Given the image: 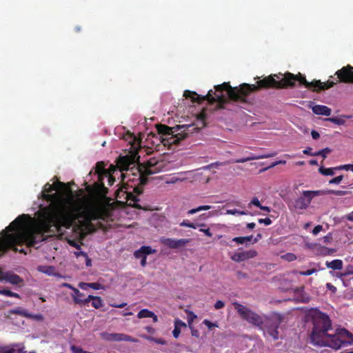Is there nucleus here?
<instances>
[{
  "label": "nucleus",
  "mask_w": 353,
  "mask_h": 353,
  "mask_svg": "<svg viewBox=\"0 0 353 353\" xmlns=\"http://www.w3.org/2000/svg\"><path fill=\"white\" fill-rule=\"evenodd\" d=\"M103 208L104 204L98 199H77L67 205L51 204L45 208L43 219L37 228L28 225V214L19 215L1 232L0 257L10 250L26 254L23 248L17 246L25 244L28 248L34 247L46 240L45 233L59 232L61 227L69 229L73 226L81 234L90 232L94 230L92 221L101 218Z\"/></svg>",
  "instance_id": "nucleus-1"
},
{
  "label": "nucleus",
  "mask_w": 353,
  "mask_h": 353,
  "mask_svg": "<svg viewBox=\"0 0 353 353\" xmlns=\"http://www.w3.org/2000/svg\"><path fill=\"white\" fill-rule=\"evenodd\" d=\"M303 78H305V77L301 73L294 74L287 72L280 81H276L272 75H270L257 81L256 85L244 83L239 86L232 87L229 82H224L214 86L215 92L214 93L210 90L205 96H202L196 92L185 90L183 96L187 99H191L193 103H201L205 100H208L210 104L217 103V108L223 109L225 108L226 104L230 103V101L247 103L246 98L250 93L261 89L293 88L296 81H299L301 85H303Z\"/></svg>",
  "instance_id": "nucleus-2"
},
{
  "label": "nucleus",
  "mask_w": 353,
  "mask_h": 353,
  "mask_svg": "<svg viewBox=\"0 0 353 353\" xmlns=\"http://www.w3.org/2000/svg\"><path fill=\"white\" fill-rule=\"evenodd\" d=\"M308 316L313 324L310 338L314 345L338 350L342 346L353 344L352 334L345 328H339L334 334H328V331L332 330V323L327 314L312 308Z\"/></svg>",
  "instance_id": "nucleus-3"
},
{
  "label": "nucleus",
  "mask_w": 353,
  "mask_h": 353,
  "mask_svg": "<svg viewBox=\"0 0 353 353\" xmlns=\"http://www.w3.org/2000/svg\"><path fill=\"white\" fill-rule=\"evenodd\" d=\"M335 75L336 77L331 76L330 79H329L325 83H322L320 80H314L309 82L305 78H303L302 84L313 92H319L321 90L332 88L338 83H353V67L350 65L343 66L341 69L337 70Z\"/></svg>",
  "instance_id": "nucleus-4"
},
{
  "label": "nucleus",
  "mask_w": 353,
  "mask_h": 353,
  "mask_svg": "<svg viewBox=\"0 0 353 353\" xmlns=\"http://www.w3.org/2000/svg\"><path fill=\"white\" fill-rule=\"evenodd\" d=\"M154 165L155 162H153L152 160L147 162V166L145 168V174L138 168H137V173L132 172V170L125 174L121 173L122 181L129 188H132L137 194H141L143 192V186L148 183L147 176L154 172L152 170V167Z\"/></svg>",
  "instance_id": "nucleus-5"
},
{
  "label": "nucleus",
  "mask_w": 353,
  "mask_h": 353,
  "mask_svg": "<svg viewBox=\"0 0 353 353\" xmlns=\"http://www.w3.org/2000/svg\"><path fill=\"white\" fill-rule=\"evenodd\" d=\"M96 173L98 175V182L94 183L92 185H88L85 190L91 195L105 197L108 193V188L105 187L103 183V178L108 177L109 185L114 184L115 179L112 175L107 172L106 170L101 165V162L97 163Z\"/></svg>",
  "instance_id": "nucleus-6"
},
{
  "label": "nucleus",
  "mask_w": 353,
  "mask_h": 353,
  "mask_svg": "<svg viewBox=\"0 0 353 353\" xmlns=\"http://www.w3.org/2000/svg\"><path fill=\"white\" fill-rule=\"evenodd\" d=\"M283 321V316L282 314L273 312L264 317L262 327H260V329L263 331L265 336L270 337L276 341L280 337L279 328Z\"/></svg>",
  "instance_id": "nucleus-7"
},
{
  "label": "nucleus",
  "mask_w": 353,
  "mask_h": 353,
  "mask_svg": "<svg viewBox=\"0 0 353 353\" xmlns=\"http://www.w3.org/2000/svg\"><path fill=\"white\" fill-rule=\"evenodd\" d=\"M157 129L159 134L162 135L161 142L164 145H178L181 141L187 137V134L177 133L174 134L173 128L166 125L158 124Z\"/></svg>",
  "instance_id": "nucleus-8"
},
{
  "label": "nucleus",
  "mask_w": 353,
  "mask_h": 353,
  "mask_svg": "<svg viewBox=\"0 0 353 353\" xmlns=\"http://www.w3.org/2000/svg\"><path fill=\"white\" fill-rule=\"evenodd\" d=\"M233 305L242 319L259 328L262 327L264 318L238 302H234Z\"/></svg>",
  "instance_id": "nucleus-9"
},
{
  "label": "nucleus",
  "mask_w": 353,
  "mask_h": 353,
  "mask_svg": "<svg viewBox=\"0 0 353 353\" xmlns=\"http://www.w3.org/2000/svg\"><path fill=\"white\" fill-rule=\"evenodd\" d=\"M321 193L319 190H304L301 196L296 199L293 202L288 203V205L290 210H305L310 204L312 199L314 196H320Z\"/></svg>",
  "instance_id": "nucleus-10"
},
{
  "label": "nucleus",
  "mask_w": 353,
  "mask_h": 353,
  "mask_svg": "<svg viewBox=\"0 0 353 353\" xmlns=\"http://www.w3.org/2000/svg\"><path fill=\"white\" fill-rule=\"evenodd\" d=\"M129 188L123 183V185L116 191V198L117 199H123L128 205L137 209H142V207L138 203L139 199L138 194H134V192L129 190Z\"/></svg>",
  "instance_id": "nucleus-11"
},
{
  "label": "nucleus",
  "mask_w": 353,
  "mask_h": 353,
  "mask_svg": "<svg viewBox=\"0 0 353 353\" xmlns=\"http://www.w3.org/2000/svg\"><path fill=\"white\" fill-rule=\"evenodd\" d=\"M72 296L74 302L77 305H85L92 301V306L95 309H99L103 305V300L100 296L89 295L84 300H80V296H84V294L78 289H74Z\"/></svg>",
  "instance_id": "nucleus-12"
},
{
  "label": "nucleus",
  "mask_w": 353,
  "mask_h": 353,
  "mask_svg": "<svg viewBox=\"0 0 353 353\" xmlns=\"http://www.w3.org/2000/svg\"><path fill=\"white\" fill-rule=\"evenodd\" d=\"M189 239H175L172 238L161 237L160 242L170 249H180L185 247L190 242Z\"/></svg>",
  "instance_id": "nucleus-13"
},
{
  "label": "nucleus",
  "mask_w": 353,
  "mask_h": 353,
  "mask_svg": "<svg viewBox=\"0 0 353 353\" xmlns=\"http://www.w3.org/2000/svg\"><path fill=\"white\" fill-rule=\"evenodd\" d=\"M117 166L119 169L120 174L123 173V171L125 170L126 172H130L135 166L134 160L132 157L123 156L120 157L117 161Z\"/></svg>",
  "instance_id": "nucleus-14"
},
{
  "label": "nucleus",
  "mask_w": 353,
  "mask_h": 353,
  "mask_svg": "<svg viewBox=\"0 0 353 353\" xmlns=\"http://www.w3.org/2000/svg\"><path fill=\"white\" fill-rule=\"evenodd\" d=\"M257 252L254 250H250L241 252H236L233 254L231 259L236 262H241L245 260L254 258L257 256Z\"/></svg>",
  "instance_id": "nucleus-15"
},
{
  "label": "nucleus",
  "mask_w": 353,
  "mask_h": 353,
  "mask_svg": "<svg viewBox=\"0 0 353 353\" xmlns=\"http://www.w3.org/2000/svg\"><path fill=\"white\" fill-rule=\"evenodd\" d=\"M312 110L315 114L324 116H330L332 112L330 108L322 105H315Z\"/></svg>",
  "instance_id": "nucleus-16"
},
{
  "label": "nucleus",
  "mask_w": 353,
  "mask_h": 353,
  "mask_svg": "<svg viewBox=\"0 0 353 353\" xmlns=\"http://www.w3.org/2000/svg\"><path fill=\"white\" fill-rule=\"evenodd\" d=\"M185 327H186V324L183 321H182L181 320H180L179 319H175L174 328V330L172 331L173 336L175 339H177L180 335L181 328Z\"/></svg>",
  "instance_id": "nucleus-17"
},
{
  "label": "nucleus",
  "mask_w": 353,
  "mask_h": 353,
  "mask_svg": "<svg viewBox=\"0 0 353 353\" xmlns=\"http://www.w3.org/2000/svg\"><path fill=\"white\" fill-rule=\"evenodd\" d=\"M325 265L327 268L339 270L343 268V263L341 259H334L332 261H326Z\"/></svg>",
  "instance_id": "nucleus-18"
},
{
  "label": "nucleus",
  "mask_w": 353,
  "mask_h": 353,
  "mask_svg": "<svg viewBox=\"0 0 353 353\" xmlns=\"http://www.w3.org/2000/svg\"><path fill=\"white\" fill-rule=\"evenodd\" d=\"M123 334L121 333L105 334L104 339L111 341H123Z\"/></svg>",
  "instance_id": "nucleus-19"
},
{
  "label": "nucleus",
  "mask_w": 353,
  "mask_h": 353,
  "mask_svg": "<svg viewBox=\"0 0 353 353\" xmlns=\"http://www.w3.org/2000/svg\"><path fill=\"white\" fill-rule=\"evenodd\" d=\"M6 281L14 285L19 284L23 281L22 279L19 275L15 274L8 275L6 276Z\"/></svg>",
  "instance_id": "nucleus-20"
},
{
  "label": "nucleus",
  "mask_w": 353,
  "mask_h": 353,
  "mask_svg": "<svg viewBox=\"0 0 353 353\" xmlns=\"http://www.w3.org/2000/svg\"><path fill=\"white\" fill-rule=\"evenodd\" d=\"M321 193V195L325 194H334L336 196H343L347 194L346 191L343 190H319Z\"/></svg>",
  "instance_id": "nucleus-21"
},
{
  "label": "nucleus",
  "mask_w": 353,
  "mask_h": 353,
  "mask_svg": "<svg viewBox=\"0 0 353 353\" xmlns=\"http://www.w3.org/2000/svg\"><path fill=\"white\" fill-rule=\"evenodd\" d=\"M56 188L50 183H47L45 185L44 191L47 192L46 194H43V198L48 201L52 200L53 196L50 194L49 193L51 192L52 190H55Z\"/></svg>",
  "instance_id": "nucleus-22"
},
{
  "label": "nucleus",
  "mask_w": 353,
  "mask_h": 353,
  "mask_svg": "<svg viewBox=\"0 0 353 353\" xmlns=\"http://www.w3.org/2000/svg\"><path fill=\"white\" fill-rule=\"evenodd\" d=\"M37 269L39 272L48 275H52L54 270V268L51 265H39Z\"/></svg>",
  "instance_id": "nucleus-23"
},
{
  "label": "nucleus",
  "mask_w": 353,
  "mask_h": 353,
  "mask_svg": "<svg viewBox=\"0 0 353 353\" xmlns=\"http://www.w3.org/2000/svg\"><path fill=\"white\" fill-rule=\"evenodd\" d=\"M137 252L138 253L142 252V254H143V256L147 257V255L155 253L156 250L152 249L151 247H150V246L143 245V246H141V248L137 250Z\"/></svg>",
  "instance_id": "nucleus-24"
},
{
  "label": "nucleus",
  "mask_w": 353,
  "mask_h": 353,
  "mask_svg": "<svg viewBox=\"0 0 353 353\" xmlns=\"http://www.w3.org/2000/svg\"><path fill=\"white\" fill-rule=\"evenodd\" d=\"M334 170H336V167L335 168H323V167H321L319 169V172L321 174L325 175V176H332V175H334Z\"/></svg>",
  "instance_id": "nucleus-25"
},
{
  "label": "nucleus",
  "mask_w": 353,
  "mask_h": 353,
  "mask_svg": "<svg viewBox=\"0 0 353 353\" xmlns=\"http://www.w3.org/2000/svg\"><path fill=\"white\" fill-rule=\"evenodd\" d=\"M154 315V312L152 311L148 310V309H143L139 312L137 314V317L139 319H143V318H150Z\"/></svg>",
  "instance_id": "nucleus-26"
},
{
  "label": "nucleus",
  "mask_w": 353,
  "mask_h": 353,
  "mask_svg": "<svg viewBox=\"0 0 353 353\" xmlns=\"http://www.w3.org/2000/svg\"><path fill=\"white\" fill-rule=\"evenodd\" d=\"M18 344H13L10 346L2 347L0 350L1 353H14L16 352L15 347H18Z\"/></svg>",
  "instance_id": "nucleus-27"
},
{
  "label": "nucleus",
  "mask_w": 353,
  "mask_h": 353,
  "mask_svg": "<svg viewBox=\"0 0 353 353\" xmlns=\"http://www.w3.org/2000/svg\"><path fill=\"white\" fill-rule=\"evenodd\" d=\"M225 214L231 215H248L249 212L248 211H241L237 209L226 210Z\"/></svg>",
  "instance_id": "nucleus-28"
},
{
  "label": "nucleus",
  "mask_w": 353,
  "mask_h": 353,
  "mask_svg": "<svg viewBox=\"0 0 353 353\" xmlns=\"http://www.w3.org/2000/svg\"><path fill=\"white\" fill-rule=\"evenodd\" d=\"M211 209L210 205H201L196 208L191 209L188 211V214H194L198 212H200L201 210H208Z\"/></svg>",
  "instance_id": "nucleus-29"
},
{
  "label": "nucleus",
  "mask_w": 353,
  "mask_h": 353,
  "mask_svg": "<svg viewBox=\"0 0 353 353\" xmlns=\"http://www.w3.org/2000/svg\"><path fill=\"white\" fill-rule=\"evenodd\" d=\"M331 149L329 148H325L321 150L314 152V155L316 156H321L323 159L327 157V155L331 152Z\"/></svg>",
  "instance_id": "nucleus-30"
},
{
  "label": "nucleus",
  "mask_w": 353,
  "mask_h": 353,
  "mask_svg": "<svg viewBox=\"0 0 353 353\" xmlns=\"http://www.w3.org/2000/svg\"><path fill=\"white\" fill-rule=\"evenodd\" d=\"M0 294H3L7 296L19 298V295L17 293L13 292L9 290H0Z\"/></svg>",
  "instance_id": "nucleus-31"
},
{
  "label": "nucleus",
  "mask_w": 353,
  "mask_h": 353,
  "mask_svg": "<svg viewBox=\"0 0 353 353\" xmlns=\"http://www.w3.org/2000/svg\"><path fill=\"white\" fill-rule=\"evenodd\" d=\"M325 120L339 125H343L345 122L344 119L338 117L327 118Z\"/></svg>",
  "instance_id": "nucleus-32"
},
{
  "label": "nucleus",
  "mask_w": 353,
  "mask_h": 353,
  "mask_svg": "<svg viewBox=\"0 0 353 353\" xmlns=\"http://www.w3.org/2000/svg\"><path fill=\"white\" fill-rule=\"evenodd\" d=\"M351 274H353V266L348 265L343 272L340 273L339 276L344 277Z\"/></svg>",
  "instance_id": "nucleus-33"
},
{
  "label": "nucleus",
  "mask_w": 353,
  "mask_h": 353,
  "mask_svg": "<svg viewBox=\"0 0 353 353\" xmlns=\"http://www.w3.org/2000/svg\"><path fill=\"white\" fill-rule=\"evenodd\" d=\"M181 226L188 227L193 229H196L199 225L195 224L194 223H190L188 220H183L181 223H179Z\"/></svg>",
  "instance_id": "nucleus-34"
},
{
  "label": "nucleus",
  "mask_w": 353,
  "mask_h": 353,
  "mask_svg": "<svg viewBox=\"0 0 353 353\" xmlns=\"http://www.w3.org/2000/svg\"><path fill=\"white\" fill-rule=\"evenodd\" d=\"M12 313L17 314H20V315H22V316H26V317L27 316H32V314H28L26 310H22L20 307H18V308H17L15 310H13L12 311Z\"/></svg>",
  "instance_id": "nucleus-35"
},
{
  "label": "nucleus",
  "mask_w": 353,
  "mask_h": 353,
  "mask_svg": "<svg viewBox=\"0 0 353 353\" xmlns=\"http://www.w3.org/2000/svg\"><path fill=\"white\" fill-rule=\"evenodd\" d=\"M276 154L277 153L275 152H270V153H265V154H263L261 155H255V157H259V158H256V160L262 159H268V158L275 157L276 155Z\"/></svg>",
  "instance_id": "nucleus-36"
},
{
  "label": "nucleus",
  "mask_w": 353,
  "mask_h": 353,
  "mask_svg": "<svg viewBox=\"0 0 353 353\" xmlns=\"http://www.w3.org/2000/svg\"><path fill=\"white\" fill-rule=\"evenodd\" d=\"M256 158L257 157H255V155H252L249 157L236 159V160L233 161V162L234 163H245V162H247V161H249L251 160H256Z\"/></svg>",
  "instance_id": "nucleus-37"
},
{
  "label": "nucleus",
  "mask_w": 353,
  "mask_h": 353,
  "mask_svg": "<svg viewBox=\"0 0 353 353\" xmlns=\"http://www.w3.org/2000/svg\"><path fill=\"white\" fill-rule=\"evenodd\" d=\"M71 351H72V353H91L90 352L83 350L80 347L75 346V345H72L71 347Z\"/></svg>",
  "instance_id": "nucleus-38"
},
{
  "label": "nucleus",
  "mask_w": 353,
  "mask_h": 353,
  "mask_svg": "<svg viewBox=\"0 0 353 353\" xmlns=\"http://www.w3.org/2000/svg\"><path fill=\"white\" fill-rule=\"evenodd\" d=\"M343 175H339V176L330 180L329 183L330 184H339L343 180Z\"/></svg>",
  "instance_id": "nucleus-39"
},
{
  "label": "nucleus",
  "mask_w": 353,
  "mask_h": 353,
  "mask_svg": "<svg viewBox=\"0 0 353 353\" xmlns=\"http://www.w3.org/2000/svg\"><path fill=\"white\" fill-rule=\"evenodd\" d=\"M203 323L205 324L208 328L209 330H212L213 327H218V325H216V323H214L212 322H211L209 320H207V319H205L203 321Z\"/></svg>",
  "instance_id": "nucleus-40"
},
{
  "label": "nucleus",
  "mask_w": 353,
  "mask_h": 353,
  "mask_svg": "<svg viewBox=\"0 0 353 353\" xmlns=\"http://www.w3.org/2000/svg\"><path fill=\"white\" fill-rule=\"evenodd\" d=\"M252 205H254L259 208L260 206H261L259 200L256 197L253 198L250 203H248V208H250Z\"/></svg>",
  "instance_id": "nucleus-41"
},
{
  "label": "nucleus",
  "mask_w": 353,
  "mask_h": 353,
  "mask_svg": "<svg viewBox=\"0 0 353 353\" xmlns=\"http://www.w3.org/2000/svg\"><path fill=\"white\" fill-rule=\"evenodd\" d=\"M316 272V270L315 268H312V269L307 270L306 271H301V272H299V274L303 275V276H310Z\"/></svg>",
  "instance_id": "nucleus-42"
},
{
  "label": "nucleus",
  "mask_w": 353,
  "mask_h": 353,
  "mask_svg": "<svg viewBox=\"0 0 353 353\" xmlns=\"http://www.w3.org/2000/svg\"><path fill=\"white\" fill-rule=\"evenodd\" d=\"M123 341H130L133 343H137L139 341V340L136 338H133L131 336L123 334Z\"/></svg>",
  "instance_id": "nucleus-43"
},
{
  "label": "nucleus",
  "mask_w": 353,
  "mask_h": 353,
  "mask_svg": "<svg viewBox=\"0 0 353 353\" xmlns=\"http://www.w3.org/2000/svg\"><path fill=\"white\" fill-rule=\"evenodd\" d=\"M332 240V234L329 232L327 235L324 236L323 238V241L325 243H329Z\"/></svg>",
  "instance_id": "nucleus-44"
},
{
  "label": "nucleus",
  "mask_w": 353,
  "mask_h": 353,
  "mask_svg": "<svg viewBox=\"0 0 353 353\" xmlns=\"http://www.w3.org/2000/svg\"><path fill=\"white\" fill-rule=\"evenodd\" d=\"M232 241L236 243L237 244H243L245 243L243 236L234 237L232 239Z\"/></svg>",
  "instance_id": "nucleus-45"
},
{
  "label": "nucleus",
  "mask_w": 353,
  "mask_h": 353,
  "mask_svg": "<svg viewBox=\"0 0 353 353\" xmlns=\"http://www.w3.org/2000/svg\"><path fill=\"white\" fill-rule=\"evenodd\" d=\"M68 244L77 250L81 249V245L77 243L74 240H68Z\"/></svg>",
  "instance_id": "nucleus-46"
},
{
  "label": "nucleus",
  "mask_w": 353,
  "mask_h": 353,
  "mask_svg": "<svg viewBox=\"0 0 353 353\" xmlns=\"http://www.w3.org/2000/svg\"><path fill=\"white\" fill-rule=\"evenodd\" d=\"M323 230V226L321 225H316L312 230V234L317 235L321 231Z\"/></svg>",
  "instance_id": "nucleus-47"
},
{
  "label": "nucleus",
  "mask_w": 353,
  "mask_h": 353,
  "mask_svg": "<svg viewBox=\"0 0 353 353\" xmlns=\"http://www.w3.org/2000/svg\"><path fill=\"white\" fill-rule=\"evenodd\" d=\"M258 222L259 223H263L265 224V225H269L272 223V221L269 218H265V219H259L258 220Z\"/></svg>",
  "instance_id": "nucleus-48"
},
{
  "label": "nucleus",
  "mask_w": 353,
  "mask_h": 353,
  "mask_svg": "<svg viewBox=\"0 0 353 353\" xmlns=\"http://www.w3.org/2000/svg\"><path fill=\"white\" fill-rule=\"evenodd\" d=\"M225 306V303L221 300L217 301L214 304V308L216 310H219L223 308Z\"/></svg>",
  "instance_id": "nucleus-49"
},
{
  "label": "nucleus",
  "mask_w": 353,
  "mask_h": 353,
  "mask_svg": "<svg viewBox=\"0 0 353 353\" xmlns=\"http://www.w3.org/2000/svg\"><path fill=\"white\" fill-rule=\"evenodd\" d=\"M88 285L94 290H100L102 288L101 284L99 283H89Z\"/></svg>",
  "instance_id": "nucleus-50"
},
{
  "label": "nucleus",
  "mask_w": 353,
  "mask_h": 353,
  "mask_svg": "<svg viewBox=\"0 0 353 353\" xmlns=\"http://www.w3.org/2000/svg\"><path fill=\"white\" fill-rule=\"evenodd\" d=\"M326 288L330 290L332 293H336V288L330 283H326Z\"/></svg>",
  "instance_id": "nucleus-51"
},
{
  "label": "nucleus",
  "mask_w": 353,
  "mask_h": 353,
  "mask_svg": "<svg viewBox=\"0 0 353 353\" xmlns=\"http://www.w3.org/2000/svg\"><path fill=\"white\" fill-rule=\"evenodd\" d=\"M312 148L310 147L306 148L303 151L304 154L310 155L312 157H316V155H314V153L312 152Z\"/></svg>",
  "instance_id": "nucleus-52"
},
{
  "label": "nucleus",
  "mask_w": 353,
  "mask_h": 353,
  "mask_svg": "<svg viewBox=\"0 0 353 353\" xmlns=\"http://www.w3.org/2000/svg\"><path fill=\"white\" fill-rule=\"evenodd\" d=\"M199 230L201 232H203L206 236H208L209 237L212 236V233L210 232L209 228H207V229L200 228Z\"/></svg>",
  "instance_id": "nucleus-53"
},
{
  "label": "nucleus",
  "mask_w": 353,
  "mask_h": 353,
  "mask_svg": "<svg viewBox=\"0 0 353 353\" xmlns=\"http://www.w3.org/2000/svg\"><path fill=\"white\" fill-rule=\"evenodd\" d=\"M350 164H346V165H343L336 167V170H350Z\"/></svg>",
  "instance_id": "nucleus-54"
},
{
  "label": "nucleus",
  "mask_w": 353,
  "mask_h": 353,
  "mask_svg": "<svg viewBox=\"0 0 353 353\" xmlns=\"http://www.w3.org/2000/svg\"><path fill=\"white\" fill-rule=\"evenodd\" d=\"M228 162H215V163H213L212 164H210L209 165V167H217V166H219V165H225L228 164Z\"/></svg>",
  "instance_id": "nucleus-55"
},
{
  "label": "nucleus",
  "mask_w": 353,
  "mask_h": 353,
  "mask_svg": "<svg viewBox=\"0 0 353 353\" xmlns=\"http://www.w3.org/2000/svg\"><path fill=\"white\" fill-rule=\"evenodd\" d=\"M74 254L76 255V256L79 257V256H83L84 258H88V254L87 253H85V252H83V251H79V252H74Z\"/></svg>",
  "instance_id": "nucleus-56"
},
{
  "label": "nucleus",
  "mask_w": 353,
  "mask_h": 353,
  "mask_svg": "<svg viewBox=\"0 0 353 353\" xmlns=\"http://www.w3.org/2000/svg\"><path fill=\"white\" fill-rule=\"evenodd\" d=\"M285 163H286V161L285 160H280V161L274 162L270 166H269V168H273L277 165H279V164L284 165Z\"/></svg>",
  "instance_id": "nucleus-57"
},
{
  "label": "nucleus",
  "mask_w": 353,
  "mask_h": 353,
  "mask_svg": "<svg viewBox=\"0 0 353 353\" xmlns=\"http://www.w3.org/2000/svg\"><path fill=\"white\" fill-rule=\"evenodd\" d=\"M311 135H312V137L314 139H319L320 137L319 133L317 131H315V130H312L311 132Z\"/></svg>",
  "instance_id": "nucleus-58"
},
{
  "label": "nucleus",
  "mask_w": 353,
  "mask_h": 353,
  "mask_svg": "<svg viewBox=\"0 0 353 353\" xmlns=\"http://www.w3.org/2000/svg\"><path fill=\"white\" fill-rule=\"evenodd\" d=\"M285 74V73L284 74H283L282 73H279V74L272 75V77H274V78H275V79L276 81H280L284 77Z\"/></svg>",
  "instance_id": "nucleus-59"
},
{
  "label": "nucleus",
  "mask_w": 353,
  "mask_h": 353,
  "mask_svg": "<svg viewBox=\"0 0 353 353\" xmlns=\"http://www.w3.org/2000/svg\"><path fill=\"white\" fill-rule=\"evenodd\" d=\"M127 305L126 303H122L121 304H111V306L113 307H117V308H123L125 306Z\"/></svg>",
  "instance_id": "nucleus-60"
},
{
  "label": "nucleus",
  "mask_w": 353,
  "mask_h": 353,
  "mask_svg": "<svg viewBox=\"0 0 353 353\" xmlns=\"http://www.w3.org/2000/svg\"><path fill=\"white\" fill-rule=\"evenodd\" d=\"M29 317L38 321H41L43 319V316L41 314L32 315V316Z\"/></svg>",
  "instance_id": "nucleus-61"
},
{
  "label": "nucleus",
  "mask_w": 353,
  "mask_h": 353,
  "mask_svg": "<svg viewBox=\"0 0 353 353\" xmlns=\"http://www.w3.org/2000/svg\"><path fill=\"white\" fill-rule=\"evenodd\" d=\"M345 218L347 220L353 222V211L350 214H347Z\"/></svg>",
  "instance_id": "nucleus-62"
},
{
  "label": "nucleus",
  "mask_w": 353,
  "mask_h": 353,
  "mask_svg": "<svg viewBox=\"0 0 353 353\" xmlns=\"http://www.w3.org/2000/svg\"><path fill=\"white\" fill-rule=\"evenodd\" d=\"M134 255L137 259H143V254H142V252L138 253L137 250L134 252Z\"/></svg>",
  "instance_id": "nucleus-63"
},
{
  "label": "nucleus",
  "mask_w": 353,
  "mask_h": 353,
  "mask_svg": "<svg viewBox=\"0 0 353 353\" xmlns=\"http://www.w3.org/2000/svg\"><path fill=\"white\" fill-rule=\"evenodd\" d=\"M192 335L194 336H196V337H199V332L197 330H195V329H192Z\"/></svg>",
  "instance_id": "nucleus-64"
}]
</instances>
